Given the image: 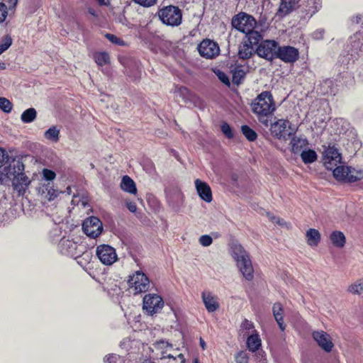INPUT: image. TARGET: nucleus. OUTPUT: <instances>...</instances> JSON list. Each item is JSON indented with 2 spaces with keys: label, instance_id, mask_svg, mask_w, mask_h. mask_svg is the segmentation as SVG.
<instances>
[{
  "label": "nucleus",
  "instance_id": "nucleus-42",
  "mask_svg": "<svg viewBox=\"0 0 363 363\" xmlns=\"http://www.w3.org/2000/svg\"><path fill=\"white\" fill-rule=\"evenodd\" d=\"M236 363H249V355L245 351H239L235 355Z\"/></svg>",
  "mask_w": 363,
  "mask_h": 363
},
{
  "label": "nucleus",
  "instance_id": "nucleus-7",
  "mask_svg": "<svg viewBox=\"0 0 363 363\" xmlns=\"http://www.w3.org/2000/svg\"><path fill=\"white\" fill-rule=\"evenodd\" d=\"M256 23L254 17L245 13H240L232 19L233 27L244 33L255 29Z\"/></svg>",
  "mask_w": 363,
  "mask_h": 363
},
{
  "label": "nucleus",
  "instance_id": "nucleus-41",
  "mask_svg": "<svg viewBox=\"0 0 363 363\" xmlns=\"http://www.w3.org/2000/svg\"><path fill=\"white\" fill-rule=\"evenodd\" d=\"M245 72L241 68H235L233 73V82L239 84L241 79L244 78Z\"/></svg>",
  "mask_w": 363,
  "mask_h": 363
},
{
  "label": "nucleus",
  "instance_id": "nucleus-53",
  "mask_svg": "<svg viewBox=\"0 0 363 363\" xmlns=\"http://www.w3.org/2000/svg\"><path fill=\"white\" fill-rule=\"evenodd\" d=\"M155 347L157 349H166L169 347H172V345H170L168 342H165L164 340L157 341L155 343Z\"/></svg>",
  "mask_w": 363,
  "mask_h": 363
},
{
  "label": "nucleus",
  "instance_id": "nucleus-56",
  "mask_svg": "<svg viewBox=\"0 0 363 363\" xmlns=\"http://www.w3.org/2000/svg\"><path fill=\"white\" fill-rule=\"evenodd\" d=\"M106 37L113 43L120 44L121 40L116 35L113 34H106Z\"/></svg>",
  "mask_w": 363,
  "mask_h": 363
},
{
  "label": "nucleus",
  "instance_id": "nucleus-21",
  "mask_svg": "<svg viewBox=\"0 0 363 363\" xmlns=\"http://www.w3.org/2000/svg\"><path fill=\"white\" fill-rule=\"evenodd\" d=\"M30 182L29 178L24 173H22L20 176H17L16 178L12 180V186L13 189L18 191L19 194H23Z\"/></svg>",
  "mask_w": 363,
  "mask_h": 363
},
{
  "label": "nucleus",
  "instance_id": "nucleus-26",
  "mask_svg": "<svg viewBox=\"0 0 363 363\" xmlns=\"http://www.w3.org/2000/svg\"><path fill=\"white\" fill-rule=\"evenodd\" d=\"M307 243L311 247H315L320 241V234L318 230L310 228L306 231Z\"/></svg>",
  "mask_w": 363,
  "mask_h": 363
},
{
  "label": "nucleus",
  "instance_id": "nucleus-18",
  "mask_svg": "<svg viewBox=\"0 0 363 363\" xmlns=\"http://www.w3.org/2000/svg\"><path fill=\"white\" fill-rule=\"evenodd\" d=\"M201 298L206 309L208 313H213L219 309L220 303L218 297L210 291H203L201 293Z\"/></svg>",
  "mask_w": 363,
  "mask_h": 363
},
{
  "label": "nucleus",
  "instance_id": "nucleus-5",
  "mask_svg": "<svg viewBox=\"0 0 363 363\" xmlns=\"http://www.w3.org/2000/svg\"><path fill=\"white\" fill-rule=\"evenodd\" d=\"M323 162L328 169H333L342 163V155L335 144L329 143L323 146Z\"/></svg>",
  "mask_w": 363,
  "mask_h": 363
},
{
  "label": "nucleus",
  "instance_id": "nucleus-39",
  "mask_svg": "<svg viewBox=\"0 0 363 363\" xmlns=\"http://www.w3.org/2000/svg\"><path fill=\"white\" fill-rule=\"evenodd\" d=\"M13 105L11 102L5 97H0V108L5 113H10Z\"/></svg>",
  "mask_w": 363,
  "mask_h": 363
},
{
  "label": "nucleus",
  "instance_id": "nucleus-47",
  "mask_svg": "<svg viewBox=\"0 0 363 363\" xmlns=\"http://www.w3.org/2000/svg\"><path fill=\"white\" fill-rule=\"evenodd\" d=\"M43 175L44 179L47 181H52L56 177L55 172L48 169H44L43 170Z\"/></svg>",
  "mask_w": 363,
  "mask_h": 363
},
{
  "label": "nucleus",
  "instance_id": "nucleus-17",
  "mask_svg": "<svg viewBox=\"0 0 363 363\" xmlns=\"http://www.w3.org/2000/svg\"><path fill=\"white\" fill-rule=\"evenodd\" d=\"M195 187L199 197L207 203L212 201V191L210 186L199 179L194 181Z\"/></svg>",
  "mask_w": 363,
  "mask_h": 363
},
{
  "label": "nucleus",
  "instance_id": "nucleus-19",
  "mask_svg": "<svg viewBox=\"0 0 363 363\" xmlns=\"http://www.w3.org/2000/svg\"><path fill=\"white\" fill-rule=\"evenodd\" d=\"M58 247L60 252L63 255L71 257L77 255V243L73 240L63 238L60 241Z\"/></svg>",
  "mask_w": 363,
  "mask_h": 363
},
{
  "label": "nucleus",
  "instance_id": "nucleus-49",
  "mask_svg": "<svg viewBox=\"0 0 363 363\" xmlns=\"http://www.w3.org/2000/svg\"><path fill=\"white\" fill-rule=\"evenodd\" d=\"M8 15L7 7L4 3H0V23H3Z\"/></svg>",
  "mask_w": 363,
  "mask_h": 363
},
{
  "label": "nucleus",
  "instance_id": "nucleus-15",
  "mask_svg": "<svg viewBox=\"0 0 363 363\" xmlns=\"http://www.w3.org/2000/svg\"><path fill=\"white\" fill-rule=\"evenodd\" d=\"M299 57L298 49L292 46L278 47L276 57L286 63H294Z\"/></svg>",
  "mask_w": 363,
  "mask_h": 363
},
{
  "label": "nucleus",
  "instance_id": "nucleus-24",
  "mask_svg": "<svg viewBox=\"0 0 363 363\" xmlns=\"http://www.w3.org/2000/svg\"><path fill=\"white\" fill-rule=\"evenodd\" d=\"M252 335H249L247 338L246 344L249 351L256 352L259 351L262 346V340L259 335L256 331Z\"/></svg>",
  "mask_w": 363,
  "mask_h": 363
},
{
  "label": "nucleus",
  "instance_id": "nucleus-62",
  "mask_svg": "<svg viewBox=\"0 0 363 363\" xmlns=\"http://www.w3.org/2000/svg\"><path fill=\"white\" fill-rule=\"evenodd\" d=\"M128 342H129V340H124L121 342V346L122 347H124V348L127 349V347L125 346V345H126V343H128Z\"/></svg>",
  "mask_w": 363,
  "mask_h": 363
},
{
  "label": "nucleus",
  "instance_id": "nucleus-25",
  "mask_svg": "<svg viewBox=\"0 0 363 363\" xmlns=\"http://www.w3.org/2000/svg\"><path fill=\"white\" fill-rule=\"evenodd\" d=\"M256 51L255 50L252 45L246 43L243 40V42L239 46L238 50V56L240 59L247 60L250 58Z\"/></svg>",
  "mask_w": 363,
  "mask_h": 363
},
{
  "label": "nucleus",
  "instance_id": "nucleus-6",
  "mask_svg": "<svg viewBox=\"0 0 363 363\" xmlns=\"http://www.w3.org/2000/svg\"><path fill=\"white\" fill-rule=\"evenodd\" d=\"M158 16L162 23L167 26H177L182 23V11L174 6H168L160 9Z\"/></svg>",
  "mask_w": 363,
  "mask_h": 363
},
{
  "label": "nucleus",
  "instance_id": "nucleus-13",
  "mask_svg": "<svg viewBox=\"0 0 363 363\" xmlns=\"http://www.w3.org/2000/svg\"><path fill=\"white\" fill-rule=\"evenodd\" d=\"M278 43L274 40H264L256 49L258 56L272 61L276 57Z\"/></svg>",
  "mask_w": 363,
  "mask_h": 363
},
{
  "label": "nucleus",
  "instance_id": "nucleus-31",
  "mask_svg": "<svg viewBox=\"0 0 363 363\" xmlns=\"http://www.w3.org/2000/svg\"><path fill=\"white\" fill-rule=\"evenodd\" d=\"M330 238L333 244L337 247H343L345 243V237L340 231L333 232Z\"/></svg>",
  "mask_w": 363,
  "mask_h": 363
},
{
  "label": "nucleus",
  "instance_id": "nucleus-43",
  "mask_svg": "<svg viewBox=\"0 0 363 363\" xmlns=\"http://www.w3.org/2000/svg\"><path fill=\"white\" fill-rule=\"evenodd\" d=\"M254 328V325L251 321L245 319L240 325V330L245 332L244 335H248L250 331Z\"/></svg>",
  "mask_w": 363,
  "mask_h": 363
},
{
  "label": "nucleus",
  "instance_id": "nucleus-16",
  "mask_svg": "<svg viewBox=\"0 0 363 363\" xmlns=\"http://www.w3.org/2000/svg\"><path fill=\"white\" fill-rule=\"evenodd\" d=\"M313 338L318 346L327 352H330L334 345L330 335L323 330L314 331L312 334Z\"/></svg>",
  "mask_w": 363,
  "mask_h": 363
},
{
  "label": "nucleus",
  "instance_id": "nucleus-30",
  "mask_svg": "<svg viewBox=\"0 0 363 363\" xmlns=\"http://www.w3.org/2000/svg\"><path fill=\"white\" fill-rule=\"evenodd\" d=\"M246 36L244 41L250 44L251 45H257L259 40L262 38V35L257 30L255 29L250 30L249 33H245Z\"/></svg>",
  "mask_w": 363,
  "mask_h": 363
},
{
  "label": "nucleus",
  "instance_id": "nucleus-34",
  "mask_svg": "<svg viewBox=\"0 0 363 363\" xmlns=\"http://www.w3.org/2000/svg\"><path fill=\"white\" fill-rule=\"evenodd\" d=\"M347 291L354 295L362 294L363 279H358L355 282L351 284L347 288Z\"/></svg>",
  "mask_w": 363,
  "mask_h": 363
},
{
  "label": "nucleus",
  "instance_id": "nucleus-57",
  "mask_svg": "<svg viewBox=\"0 0 363 363\" xmlns=\"http://www.w3.org/2000/svg\"><path fill=\"white\" fill-rule=\"evenodd\" d=\"M126 206H127L128 209L132 213H135L137 211V206L135 202L127 201Z\"/></svg>",
  "mask_w": 363,
  "mask_h": 363
},
{
  "label": "nucleus",
  "instance_id": "nucleus-63",
  "mask_svg": "<svg viewBox=\"0 0 363 363\" xmlns=\"http://www.w3.org/2000/svg\"><path fill=\"white\" fill-rule=\"evenodd\" d=\"M141 363H155V362L150 359H144Z\"/></svg>",
  "mask_w": 363,
  "mask_h": 363
},
{
  "label": "nucleus",
  "instance_id": "nucleus-60",
  "mask_svg": "<svg viewBox=\"0 0 363 363\" xmlns=\"http://www.w3.org/2000/svg\"><path fill=\"white\" fill-rule=\"evenodd\" d=\"M88 11L93 16H97V13H96V11L94 9L89 8Z\"/></svg>",
  "mask_w": 363,
  "mask_h": 363
},
{
  "label": "nucleus",
  "instance_id": "nucleus-44",
  "mask_svg": "<svg viewBox=\"0 0 363 363\" xmlns=\"http://www.w3.org/2000/svg\"><path fill=\"white\" fill-rule=\"evenodd\" d=\"M105 363H122L121 357L116 354H111L106 356L104 359Z\"/></svg>",
  "mask_w": 363,
  "mask_h": 363
},
{
  "label": "nucleus",
  "instance_id": "nucleus-38",
  "mask_svg": "<svg viewBox=\"0 0 363 363\" xmlns=\"http://www.w3.org/2000/svg\"><path fill=\"white\" fill-rule=\"evenodd\" d=\"M12 44V38L11 35H6L3 37L0 43V55L8 50Z\"/></svg>",
  "mask_w": 363,
  "mask_h": 363
},
{
  "label": "nucleus",
  "instance_id": "nucleus-12",
  "mask_svg": "<svg viewBox=\"0 0 363 363\" xmlns=\"http://www.w3.org/2000/svg\"><path fill=\"white\" fill-rule=\"evenodd\" d=\"M82 229L87 236L96 238L101 235L103 230V225L102 223L98 218L91 216L84 221Z\"/></svg>",
  "mask_w": 363,
  "mask_h": 363
},
{
  "label": "nucleus",
  "instance_id": "nucleus-14",
  "mask_svg": "<svg viewBox=\"0 0 363 363\" xmlns=\"http://www.w3.org/2000/svg\"><path fill=\"white\" fill-rule=\"evenodd\" d=\"M199 54L206 58L213 59L218 56L220 52L218 45L209 39L203 40L198 47Z\"/></svg>",
  "mask_w": 363,
  "mask_h": 363
},
{
  "label": "nucleus",
  "instance_id": "nucleus-10",
  "mask_svg": "<svg viewBox=\"0 0 363 363\" xmlns=\"http://www.w3.org/2000/svg\"><path fill=\"white\" fill-rule=\"evenodd\" d=\"M23 163L20 160H13L1 172L0 182H4L6 179L13 180L23 173Z\"/></svg>",
  "mask_w": 363,
  "mask_h": 363
},
{
  "label": "nucleus",
  "instance_id": "nucleus-45",
  "mask_svg": "<svg viewBox=\"0 0 363 363\" xmlns=\"http://www.w3.org/2000/svg\"><path fill=\"white\" fill-rule=\"evenodd\" d=\"M199 242L203 247H208L212 244L213 239L208 235H203L199 238Z\"/></svg>",
  "mask_w": 363,
  "mask_h": 363
},
{
  "label": "nucleus",
  "instance_id": "nucleus-20",
  "mask_svg": "<svg viewBox=\"0 0 363 363\" xmlns=\"http://www.w3.org/2000/svg\"><path fill=\"white\" fill-rule=\"evenodd\" d=\"M38 194L41 196L43 199L50 201L57 197L59 192L48 182L38 188Z\"/></svg>",
  "mask_w": 363,
  "mask_h": 363
},
{
  "label": "nucleus",
  "instance_id": "nucleus-3",
  "mask_svg": "<svg viewBox=\"0 0 363 363\" xmlns=\"http://www.w3.org/2000/svg\"><path fill=\"white\" fill-rule=\"evenodd\" d=\"M269 124L271 134L279 140H287L296 131V129L292 127L291 123L286 119H278Z\"/></svg>",
  "mask_w": 363,
  "mask_h": 363
},
{
  "label": "nucleus",
  "instance_id": "nucleus-58",
  "mask_svg": "<svg viewBox=\"0 0 363 363\" xmlns=\"http://www.w3.org/2000/svg\"><path fill=\"white\" fill-rule=\"evenodd\" d=\"M7 3L11 9L14 8L18 4V0H7Z\"/></svg>",
  "mask_w": 363,
  "mask_h": 363
},
{
  "label": "nucleus",
  "instance_id": "nucleus-37",
  "mask_svg": "<svg viewBox=\"0 0 363 363\" xmlns=\"http://www.w3.org/2000/svg\"><path fill=\"white\" fill-rule=\"evenodd\" d=\"M241 130L249 141H255L257 138L256 132L247 125H242Z\"/></svg>",
  "mask_w": 363,
  "mask_h": 363
},
{
  "label": "nucleus",
  "instance_id": "nucleus-27",
  "mask_svg": "<svg viewBox=\"0 0 363 363\" xmlns=\"http://www.w3.org/2000/svg\"><path fill=\"white\" fill-rule=\"evenodd\" d=\"M273 315L279 325V328L283 331L285 330V325L284 324V317H283V308L281 303H276L274 304L273 308Z\"/></svg>",
  "mask_w": 363,
  "mask_h": 363
},
{
  "label": "nucleus",
  "instance_id": "nucleus-36",
  "mask_svg": "<svg viewBox=\"0 0 363 363\" xmlns=\"http://www.w3.org/2000/svg\"><path fill=\"white\" fill-rule=\"evenodd\" d=\"M94 58L99 66L108 65L110 62L109 55L106 52H96Z\"/></svg>",
  "mask_w": 363,
  "mask_h": 363
},
{
  "label": "nucleus",
  "instance_id": "nucleus-40",
  "mask_svg": "<svg viewBox=\"0 0 363 363\" xmlns=\"http://www.w3.org/2000/svg\"><path fill=\"white\" fill-rule=\"evenodd\" d=\"M176 97H180L183 100H186L189 97V91L184 86H177L174 90Z\"/></svg>",
  "mask_w": 363,
  "mask_h": 363
},
{
  "label": "nucleus",
  "instance_id": "nucleus-61",
  "mask_svg": "<svg viewBox=\"0 0 363 363\" xmlns=\"http://www.w3.org/2000/svg\"><path fill=\"white\" fill-rule=\"evenodd\" d=\"M200 345L203 350L206 349V345L204 340L202 338H200Z\"/></svg>",
  "mask_w": 363,
  "mask_h": 363
},
{
  "label": "nucleus",
  "instance_id": "nucleus-8",
  "mask_svg": "<svg viewBox=\"0 0 363 363\" xmlns=\"http://www.w3.org/2000/svg\"><path fill=\"white\" fill-rule=\"evenodd\" d=\"M331 170L334 177L339 181L354 182L359 180L362 177L361 173L356 172L354 169H351L349 167L342 164V162Z\"/></svg>",
  "mask_w": 363,
  "mask_h": 363
},
{
  "label": "nucleus",
  "instance_id": "nucleus-52",
  "mask_svg": "<svg viewBox=\"0 0 363 363\" xmlns=\"http://www.w3.org/2000/svg\"><path fill=\"white\" fill-rule=\"evenodd\" d=\"M325 30L322 28L318 29L312 34V38L315 40H321L323 38Z\"/></svg>",
  "mask_w": 363,
  "mask_h": 363
},
{
  "label": "nucleus",
  "instance_id": "nucleus-54",
  "mask_svg": "<svg viewBox=\"0 0 363 363\" xmlns=\"http://www.w3.org/2000/svg\"><path fill=\"white\" fill-rule=\"evenodd\" d=\"M267 216L272 222L276 223L279 224V225H284L285 224V221L283 219H281L278 217L270 215L269 213L267 214Z\"/></svg>",
  "mask_w": 363,
  "mask_h": 363
},
{
  "label": "nucleus",
  "instance_id": "nucleus-64",
  "mask_svg": "<svg viewBox=\"0 0 363 363\" xmlns=\"http://www.w3.org/2000/svg\"><path fill=\"white\" fill-rule=\"evenodd\" d=\"M166 357H168V358H173V359H174V357L173 355L170 354H167Z\"/></svg>",
  "mask_w": 363,
  "mask_h": 363
},
{
  "label": "nucleus",
  "instance_id": "nucleus-35",
  "mask_svg": "<svg viewBox=\"0 0 363 363\" xmlns=\"http://www.w3.org/2000/svg\"><path fill=\"white\" fill-rule=\"evenodd\" d=\"M44 136L47 140L57 143L60 138V130L53 125L45 132Z\"/></svg>",
  "mask_w": 363,
  "mask_h": 363
},
{
  "label": "nucleus",
  "instance_id": "nucleus-33",
  "mask_svg": "<svg viewBox=\"0 0 363 363\" xmlns=\"http://www.w3.org/2000/svg\"><path fill=\"white\" fill-rule=\"evenodd\" d=\"M37 116V112L34 108H29L24 111L21 116V119L24 123H29L35 121Z\"/></svg>",
  "mask_w": 363,
  "mask_h": 363
},
{
  "label": "nucleus",
  "instance_id": "nucleus-4",
  "mask_svg": "<svg viewBox=\"0 0 363 363\" xmlns=\"http://www.w3.org/2000/svg\"><path fill=\"white\" fill-rule=\"evenodd\" d=\"M128 282L134 295L146 292L150 287V280L142 271H136L130 275Z\"/></svg>",
  "mask_w": 363,
  "mask_h": 363
},
{
  "label": "nucleus",
  "instance_id": "nucleus-59",
  "mask_svg": "<svg viewBox=\"0 0 363 363\" xmlns=\"http://www.w3.org/2000/svg\"><path fill=\"white\" fill-rule=\"evenodd\" d=\"M362 18H363V15L359 14L352 18V21L354 23H359Z\"/></svg>",
  "mask_w": 363,
  "mask_h": 363
},
{
  "label": "nucleus",
  "instance_id": "nucleus-22",
  "mask_svg": "<svg viewBox=\"0 0 363 363\" xmlns=\"http://www.w3.org/2000/svg\"><path fill=\"white\" fill-rule=\"evenodd\" d=\"M301 6L306 16L311 18L321 7V0H304Z\"/></svg>",
  "mask_w": 363,
  "mask_h": 363
},
{
  "label": "nucleus",
  "instance_id": "nucleus-28",
  "mask_svg": "<svg viewBox=\"0 0 363 363\" xmlns=\"http://www.w3.org/2000/svg\"><path fill=\"white\" fill-rule=\"evenodd\" d=\"M121 188L130 194H135L137 188L134 181L128 176H124L121 183Z\"/></svg>",
  "mask_w": 363,
  "mask_h": 363
},
{
  "label": "nucleus",
  "instance_id": "nucleus-48",
  "mask_svg": "<svg viewBox=\"0 0 363 363\" xmlns=\"http://www.w3.org/2000/svg\"><path fill=\"white\" fill-rule=\"evenodd\" d=\"M135 4L143 7H150L155 5L157 0H133Z\"/></svg>",
  "mask_w": 363,
  "mask_h": 363
},
{
  "label": "nucleus",
  "instance_id": "nucleus-29",
  "mask_svg": "<svg viewBox=\"0 0 363 363\" xmlns=\"http://www.w3.org/2000/svg\"><path fill=\"white\" fill-rule=\"evenodd\" d=\"M290 145L291 147V151L294 153L299 152L303 147L308 145V141L305 138L298 137H293L291 140Z\"/></svg>",
  "mask_w": 363,
  "mask_h": 363
},
{
  "label": "nucleus",
  "instance_id": "nucleus-23",
  "mask_svg": "<svg viewBox=\"0 0 363 363\" xmlns=\"http://www.w3.org/2000/svg\"><path fill=\"white\" fill-rule=\"evenodd\" d=\"M298 2V0H281L277 15L283 17L291 13Z\"/></svg>",
  "mask_w": 363,
  "mask_h": 363
},
{
  "label": "nucleus",
  "instance_id": "nucleus-1",
  "mask_svg": "<svg viewBox=\"0 0 363 363\" xmlns=\"http://www.w3.org/2000/svg\"><path fill=\"white\" fill-rule=\"evenodd\" d=\"M253 113L265 127L269 125L270 117L276 110V104L271 92L260 93L250 104Z\"/></svg>",
  "mask_w": 363,
  "mask_h": 363
},
{
  "label": "nucleus",
  "instance_id": "nucleus-46",
  "mask_svg": "<svg viewBox=\"0 0 363 363\" xmlns=\"http://www.w3.org/2000/svg\"><path fill=\"white\" fill-rule=\"evenodd\" d=\"M221 131L228 138H233V133L230 126L227 123H223L220 126Z\"/></svg>",
  "mask_w": 363,
  "mask_h": 363
},
{
  "label": "nucleus",
  "instance_id": "nucleus-11",
  "mask_svg": "<svg viewBox=\"0 0 363 363\" xmlns=\"http://www.w3.org/2000/svg\"><path fill=\"white\" fill-rule=\"evenodd\" d=\"M96 255L105 265H111L118 259L116 250L108 245H101L96 247Z\"/></svg>",
  "mask_w": 363,
  "mask_h": 363
},
{
  "label": "nucleus",
  "instance_id": "nucleus-55",
  "mask_svg": "<svg viewBox=\"0 0 363 363\" xmlns=\"http://www.w3.org/2000/svg\"><path fill=\"white\" fill-rule=\"evenodd\" d=\"M8 160V154L6 151L0 148V167H2L5 162Z\"/></svg>",
  "mask_w": 363,
  "mask_h": 363
},
{
  "label": "nucleus",
  "instance_id": "nucleus-50",
  "mask_svg": "<svg viewBox=\"0 0 363 363\" xmlns=\"http://www.w3.org/2000/svg\"><path fill=\"white\" fill-rule=\"evenodd\" d=\"M255 356H256V359H257L258 363H267L266 354L264 351L256 352Z\"/></svg>",
  "mask_w": 363,
  "mask_h": 363
},
{
  "label": "nucleus",
  "instance_id": "nucleus-51",
  "mask_svg": "<svg viewBox=\"0 0 363 363\" xmlns=\"http://www.w3.org/2000/svg\"><path fill=\"white\" fill-rule=\"evenodd\" d=\"M218 79L225 85L230 86V80L228 77L223 72L218 71L217 73Z\"/></svg>",
  "mask_w": 363,
  "mask_h": 363
},
{
  "label": "nucleus",
  "instance_id": "nucleus-32",
  "mask_svg": "<svg viewBox=\"0 0 363 363\" xmlns=\"http://www.w3.org/2000/svg\"><path fill=\"white\" fill-rule=\"evenodd\" d=\"M301 157L305 164H310L317 160L318 155L315 151L309 149L307 150H303L301 153Z\"/></svg>",
  "mask_w": 363,
  "mask_h": 363
},
{
  "label": "nucleus",
  "instance_id": "nucleus-9",
  "mask_svg": "<svg viewBox=\"0 0 363 363\" xmlns=\"http://www.w3.org/2000/svg\"><path fill=\"white\" fill-rule=\"evenodd\" d=\"M143 310L150 315L159 313L164 306L162 298L156 294H146L143 298Z\"/></svg>",
  "mask_w": 363,
  "mask_h": 363
},
{
  "label": "nucleus",
  "instance_id": "nucleus-2",
  "mask_svg": "<svg viewBox=\"0 0 363 363\" xmlns=\"http://www.w3.org/2000/svg\"><path fill=\"white\" fill-rule=\"evenodd\" d=\"M232 256L243 277L247 280H251L253 278L254 269L246 250L241 245L235 244L232 247Z\"/></svg>",
  "mask_w": 363,
  "mask_h": 363
}]
</instances>
